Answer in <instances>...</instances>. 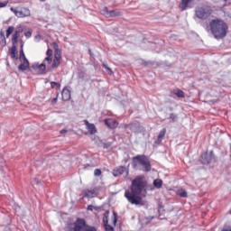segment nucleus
<instances>
[{"label": "nucleus", "instance_id": "f257e3e1", "mask_svg": "<svg viewBox=\"0 0 231 231\" xmlns=\"http://www.w3.org/2000/svg\"><path fill=\"white\" fill-rule=\"evenodd\" d=\"M206 30L210 32L215 39H225L228 33V24L222 19H212Z\"/></svg>", "mask_w": 231, "mask_h": 231}, {"label": "nucleus", "instance_id": "f03ea898", "mask_svg": "<svg viewBox=\"0 0 231 231\" xmlns=\"http://www.w3.org/2000/svg\"><path fill=\"white\" fill-rule=\"evenodd\" d=\"M64 230L65 231H97V227L88 225L84 218H77L75 223L67 224Z\"/></svg>", "mask_w": 231, "mask_h": 231}, {"label": "nucleus", "instance_id": "7ed1b4c3", "mask_svg": "<svg viewBox=\"0 0 231 231\" xmlns=\"http://www.w3.org/2000/svg\"><path fill=\"white\" fill-rule=\"evenodd\" d=\"M144 178L145 177L142 175L136 176L132 180L130 190L141 196L143 192L147 193V190L145 189L147 188V181L143 180Z\"/></svg>", "mask_w": 231, "mask_h": 231}, {"label": "nucleus", "instance_id": "20e7f679", "mask_svg": "<svg viewBox=\"0 0 231 231\" xmlns=\"http://www.w3.org/2000/svg\"><path fill=\"white\" fill-rule=\"evenodd\" d=\"M132 165L134 169H138V165H142L143 168L140 171L143 172H151V161L145 155H136L132 159Z\"/></svg>", "mask_w": 231, "mask_h": 231}, {"label": "nucleus", "instance_id": "39448f33", "mask_svg": "<svg viewBox=\"0 0 231 231\" xmlns=\"http://www.w3.org/2000/svg\"><path fill=\"white\" fill-rule=\"evenodd\" d=\"M212 14H214V9L210 5H201L195 8V16L200 21L210 19Z\"/></svg>", "mask_w": 231, "mask_h": 231}, {"label": "nucleus", "instance_id": "423d86ee", "mask_svg": "<svg viewBox=\"0 0 231 231\" xmlns=\"http://www.w3.org/2000/svg\"><path fill=\"white\" fill-rule=\"evenodd\" d=\"M125 198L131 205H143V199L139 193H134L132 190H125Z\"/></svg>", "mask_w": 231, "mask_h": 231}, {"label": "nucleus", "instance_id": "0eeeda50", "mask_svg": "<svg viewBox=\"0 0 231 231\" xmlns=\"http://www.w3.org/2000/svg\"><path fill=\"white\" fill-rule=\"evenodd\" d=\"M52 46L55 50L54 51V59L51 66L48 67V71H51V69H57L60 66V59H62L60 50H59V45L57 42H53Z\"/></svg>", "mask_w": 231, "mask_h": 231}, {"label": "nucleus", "instance_id": "6e6552de", "mask_svg": "<svg viewBox=\"0 0 231 231\" xmlns=\"http://www.w3.org/2000/svg\"><path fill=\"white\" fill-rule=\"evenodd\" d=\"M212 160H214V151L208 152H203L200 156V163L202 165H209L211 163Z\"/></svg>", "mask_w": 231, "mask_h": 231}, {"label": "nucleus", "instance_id": "1a4fd4ad", "mask_svg": "<svg viewBox=\"0 0 231 231\" xmlns=\"http://www.w3.org/2000/svg\"><path fill=\"white\" fill-rule=\"evenodd\" d=\"M48 67L49 66L46 68L44 61H42V64H39V62H34L32 65V69H34V71H38L39 75H46V73H50L51 70H48Z\"/></svg>", "mask_w": 231, "mask_h": 231}, {"label": "nucleus", "instance_id": "9d476101", "mask_svg": "<svg viewBox=\"0 0 231 231\" xmlns=\"http://www.w3.org/2000/svg\"><path fill=\"white\" fill-rule=\"evenodd\" d=\"M11 12H14V15H16V17H30V15H32L30 9L26 8V7H22L21 10H18L17 8H14L11 7Z\"/></svg>", "mask_w": 231, "mask_h": 231}, {"label": "nucleus", "instance_id": "9b49d317", "mask_svg": "<svg viewBox=\"0 0 231 231\" xmlns=\"http://www.w3.org/2000/svg\"><path fill=\"white\" fill-rule=\"evenodd\" d=\"M124 172H125L126 176H129V168L125 166H118L113 170L112 174L115 178H118V176H122Z\"/></svg>", "mask_w": 231, "mask_h": 231}, {"label": "nucleus", "instance_id": "f8f14e48", "mask_svg": "<svg viewBox=\"0 0 231 231\" xmlns=\"http://www.w3.org/2000/svg\"><path fill=\"white\" fill-rule=\"evenodd\" d=\"M101 14L106 17H120V12L116 10L109 11L107 7H104Z\"/></svg>", "mask_w": 231, "mask_h": 231}, {"label": "nucleus", "instance_id": "ddd939ff", "mask_svg": "<svg viewBox=\"0 0 231 231\" xmlns=\"http://www.w3.org/2000/svg\"><path fill=\"white\" fill-rule=\"evenodd\" d=\"M141 64L145 68H160V66H162L161 62H156L152 60L145 61L144 60H141Z\"/></svg>", "mask_w": 231, "mask_h": 231}, {"label": "nucleus", "instance_id": "4468645a", "mask_svg": "<svg viewBox=\"0 0 231 231\" xmlns=\"http://www.w3.org/2000/svg\"><path fill=\"white\" fill-rule=\"evenodd\" d=\"M104 122L108 129H116V127H118V121H116V119L108 118L105 119Z\"/></svg>", "mask_w": 231, "mask_h": 231}, {"label": "nucleus", "instance_id": "2eb2a0df", "mask_svg": "<svg viewBox=\"0 0 231 231\" xmlns=\"http://www.w3.org/2000/svg\"><path fill=\"white\" fill-rule=\"evenodd\" d=\"M77 77L79 82H84V80H86V82H89V78H88V74L82 69L78 70Z\"/></svg>", "mask_w": 231, "mask_h": 231}, {"label": "nucleus", "instance_id": "dca6fc26", "mask_svg": "<svg viewBox=\"0 0 231 231\" xmlns=\"http://www.w3.org/2000/svg\"><path fill=\"white\" fill-rule=\"evenodd\" d=\"M128 129L132 131V133H139L140 132V122L134 121L127 125Z\"/></svg>", "mask_w": 231, "mask_h": 231}, {"label": "nucleus", "instance_id": "f3484780", "mask_svg": "<svg viewBox=\"0 0 231 231\" xmlns=\"http://www.w3.org/2000/svg\"><path fill=\"white\" fill-rule=\"evenodd\" d=\"M85 124L89 134H97V126H95V124H90L88 120L85 121Z\"/></svg>", "mask_w": 231, "mask_h": 231}, {"label": "nucleus", "instance_id": "a211bd4d", "mask_svg": "<svg viewBox=\"0 0 231 231\" xmlns=\"http://www.w3.org/2000/svg\"><path fill=\"white\" fill-rule=\"evenodd\" d=\"M22 62L23 63L18 66L20 71H27V69H30V61H28V60H22Z\"/></svg>", "mask_w": 231, "mask_h": 231}, {"label": "nucleus", "instance_id": "6ab92c4d", "mask_svg": "<svg viewBox=\"0 0 231 231\" xmlns=\"http://www.w3.org/2000/svg\"><path fill=\"white\" fill-rule=\"evenodd\" d=\"M61 97L64 102H68V100H70L71 98V92L69 91V89L64 88L61 93Z\"/></svg>", "mask_w": 231, "mask_h": 231}, {"label": "nucleus", "instance_id": "aec40b11", "mask_svg": "<svg viewBox=\"0 0 231 231\" xmlns=\"http://www.w3.org/2000/svg\"><path fill=\"white\" fill-rule=\"evenodd\" d=\"M166 133H167V129H165V128H163L160 132V134H159V135L157 137V140L155 141L156 145H160L162 143V141L163 140V138H165Z\"/></svg>", "mask_w": 231, "mask_h": 231}, {"label": "nucleus", "instance_id": "412c9836", "mask_svg": "<svg viewBox=\"0 0 231 231\" xmlns=\"http://www.w3.org/2000/svg\"><path fill=\"white\" fill-rule=\"evenodd\" d=\"M97 192V189H84L83 190V198H95V193Z\"/></svg>", "mask_w": 231, "mask_h": 231}, {"label": "nucleus", "instance_id": "4be33fe9", "mask_svg": "<svg viewBox=\"0 0 231 231\" xmlns=\"http://www.w3.org/2000/svg\"><path fill=\"white\" fill-rule=\"evenodd\" d=\"M17 45H13L11 48V59H14V60H19V56L17 55Z\"/></svg>", "mask_w": 231, "mask_h": 231}, {"label": "nucleus", "instance_id": "5701e85b", "mask_svg": "<svg viewBox=\"0 0 231 231\" xmlns=\"http://www.w3.org/2000/svg\"><path fill=\"white\" fill-rule=\"evenodd\" d=\"M192 3V0H181L180 4V10L184 11L189 8V4Z\"/></svg>", "mask_w": 231, "mask_h": 231}, {"label": "nucleus", "instance_id": "b1692460", "mask_svg": "<svg viewBox=\"0 0 231 231\" xmlns=\"http://www.w3.org/2000/svg\"><path fill=\"white\" fill-rule=\"evenodd\" d=\"M19 31H15L13 37H12V42H13V46H16L17 45V41H19Z\"/></svg>", "mask_w": 231, "mask_h": 231}, {"label": "nucleus", "instance_id": "393cba45", "mask_svg": "<svg viewBox=\"0 0 231 231\" xmlns=\"http://www.w3.org/2000/svg\"><path fill=\"white\" fill-rule=\"evenodd\" d=\"M162 185H163V180L160 179H156L153 180V186L155 187V189H162Z\"/></svg>", "mask_w": 231, "mask_h": 231}, {"label": "nucleus", "instance_id": "a878e982", "mask_svg": "<svg viewBox=\"0 0 231 231\" xmlns=\"http://www.w3.org/2000/svg\"><path fill=\"white\" fill-rule=\"evenodd\" d=\"M173 95H176L178 98H185V92H183L181 89H177V91L173 92Z\"/></svg>", "mask_w": 231, "mask_h": 231}, {"label": "nucleus", "instance_id": "bb28decb", "mask_svg": "<svg viewBox=\"0 0 231 231\" xmlns=\"http://www.w3.org/2000/svg\"><path fill=\"white\" fill-rule=\"evenodd\" d=\"M103 223L104 225H107L109 223V210H106L103 217Z\"/></svg>", "mask_w": 231, "mask_h": 231}, {"label": "nucleus", "instance_id": "cd10ccee", "mask_svg": "<svg viewBox=\"0 0 231 231\" xmlns=\"http://www.w3.org/2000/svg\"><path fill=\"white\" fill-rule=\"evenodd\" d=\"M20 60H28V59H26V56L24 55V51L23 50V45H21V51H20Z\"/></svg>", "mask_w": 231, "mask_h": 231}, {"label": "nucleus", "instance_id": "c85d7f7f", "mask_svg": "<svg viewBox=\"0 0 231 231\" xmlns=\"http://www.w3.org/2000/svg\"><path fill=\"white\" fill-rule=\"evenodd\" d=\"M15 28L14 26H9L8 29L6 30V37L9 38L12 33H14V31Z\"/></svg>", "mask_w": 231, "mask_h": 231}, {"label": "nucleus", "instance_id": "c756f323", "mask_svg": "<svg viewBox=\"0 0 231 231\" xmlns=\"http://www.w3.org/2000/svg\"><path fill=\"white\" fill-rule=\"evenodd\" d=\"M51 62H53V58L46 57L43 60V63H45V66H49L50 64H51Z\"/></svg>", "mask_w": 231, "mask_h": 231}, {"label": "nucleus", "instance_id": "7c9ffc66", "mask_svg": "<svg viewBox=\"0 0 231 231\" xmlns=\"http://www.w3.org/2000/svg\"><path fill=\"white\" fill-rule=\"evenodd\" d=\"M51 88H56V89H60V83L51 81Z\"/></svg>", "mask_w": 231, "mask_h": 231}, {"label": "nucleus", "instance_id": "2f4dec72", "mask_svg": "<svg viewBox=\"0 0 231 231\" xmlns=\"http://www.w3.org/2000/svg\"><path fill=\"white\" fill-rule=\"evenodd\" d=\"M169 120H171V122H176V120H178V116L174 113H171L170 114Z\"/></svg>", "mask_w": 231, "mask_h": 231}, {"label": "nucleus", "instance_id": "473e14b6", "mask_svg": "<svg viewBox=\"0 0 231 231\" xmlns=\"http://www.w3.org/2000/svg\"><path fill=\"white\" fill-rule=\"evenodd\" d=\"M104 225H105L106 231H115V228L111 225H109V223L104 224Z\"/></svg>", "mask_w": 231, "mask_h": 231}, {"label": "nucleus", "instance_id": "72a5a7b5", "mask_svg": "<svg viewBox=\"0 0 231 231\" xmlns=\"http://www.w3.org/2000/svg\"><path fill=\"white\" fill-rule=\"evenodd\" d=\"M152 219H154V216L146 217L144 224L149 225V223H151V221H152Z\"/></svg>", "mask_w": 231, "mask_h": 231}, {"label": "nucleus", "instance_id": "f704fd0d", "mask_svg": "<svg viewBox=\"0 0 231 231\" xmlns=\"http://www.w3.org/2000/svg\"><path fill=\"white\" fill-rule=\"evenodd\" d=\"M216 3H219L220 6H226V0H214Z\"/></svg>", "mask_w": 231, "mask_h": 231}, {"label": "nucleus", "instance_id": "c9c22d12", "mask_svg": "<svg viewBox=\"0 0 231 231\" xmlns=\"http://www.w3.org/2000/svg\"><path fill=\"white\" fill-rule=\"evenodd\" d=\"M103 68L109 72V75H113V70L106 63L103 64Z\"/></svg>", "mask_w": 231, "mask_h": 231}, {"label": "nucleus", "instance_id": "e433bc0d", "mask_svg": "<svg viewBox=\"0 0 231 231\" xmlns=\"http://www.w3.org/2000/svg\"><path fill=\"white\" fill-rule=\"evenodd\" d=\"M113 223L114 225H116V221H118V214H116V212H113Z\"/></svg>", "mask_w": 231, "mask_h": 231}, {"label": "nucleus", "instance_id": "4c0bfd02", "mask_svg": "<svg viewBox=\"0 0 231 231\" xmlns=\"http://www.w3.org/2000/svg\"><path fill=\"white\" fill-rule=\"evenodd\" d=\"M47 57L53 58V50L48 49L46 52Z\"/></svg>", "mask_w": 231, "mask_h": 231}, {"label": "nucleus", "instance_id": "58836bf2", "mask_svg": "<svg viewBox=\"0 0 231 231\" xmlns=\"http://www.w3.org/2000/svg\"><path fill=\"white\" fill-rule=\"evenodd\" d=\"M102 175V171L100 169H96L94 171V176H101Z\"/></svg>", "mask_w": 231, "mask_h": 231}, {"label": "nucleus", "instance_id": "ea45409f", "mask_svg": "<svg viewBox=\"0 0 231 231\" xmlns=\"http://www.w3.org/2000/svg\"><path fill=\"white\" fill-rule=\"evenodd\" d=\"M179 196H180V198H187L188 193H187V191L183 190L179 193Z\"/></svg>", "mask_w": 231, "mask_h": 231}, {"label": "nucleus", "instance_id": "a19ab883", "mask_svg": "<svg viewBox=\"0 0 231 231\" xmlns=\"http://www.w3.org/2000/svg\"><path fill=\"white\" fill-rule=\"evenodd\" d=\"M8 5V1L0 2V8H5Z\"/></svg>", "mask_w": 231, "mask_h": 231}, {"label": "nucleus", "instance_id": "79ce46f5", "mask_svg": "<svg viewBox=\"0 0 231 231\" xmlns=\"http://www.w3.org/2000/svg\"><path fill=\"white\" fill-rule=\"evenodd\" d=\"M24 35H25V37H27L29 39V37H32V32L27 31L24 32Z\"/></svg>", "mask_w": 231, "mask_h": 231}, {"label": "nucleus", "instance_id": "37998d69", "mask_svg": "<svg viewBox=\"0 0 231 231\" xmlns=\"http://www.w3.org/2000/svg\"><path fill=\"white\" fill-rule=\"evenodd\" d=\"M87 209L90 210L91 212H93V210H94L93 205H88Z\"/></svg>", "mask_w": 231, "mask_h": 231}, {"label": "nucleus", "instance_id": "c03bdc74", "mask_svg": "<svg viewBox=\"0 0 231 231\" xmlns=\"http://www.w3.org/2000/svg\"><path fill=\"white\" fill-rule=\"evenodd\" d=\"M51 104H57V97H54V98L51 100Z\"/></svg>", "mask_w": 231, "mask_h": 231}, {"label": "nucleus", "instance_id": "a18cd8bd", "mask_svg": "<svg viewBox=\"0 0 231 231\" xmlns=\"http://www.w3.org/2000/svg\"><path fill=\"white\" fill-rule=\"evenodd\" d=\"M64 133H68V130H66V129L60 130V134H64Z\"/></svg>", "mask_w": 231, "mask_h": 231}, {"label": "nucleus", "instance_id": "49530a36", "mask_svg": "<svg viewBox=\"0 0 231 231\" xmlns=\"http://www.w3.org/2000/svg\"><path fill=\"white\" fill-rule=\"evenodd\" d=\"M94 210H100V207L98 206H93Z\"/></svg>", "mask_w": 231, "mask_h": 231}, {"label": "nucleus", "instance_id": "de8ad7c7", "mask_svg": "<svg viewBox=\"0 0 231 231\" xmlns=\"http://www.w3.org/2000/svg\"><path fill=\"white\" fill-rule=\"evenodd\" d=\"M103 148H104V149H107V144L104 143V144H103Z\"/></svg>", "mask_w": 231, "mask_h": 231}, {"label": "nucleus", "instance_id": "09e8293b", "mask_svg": "<svg viewBox=\"0 0 231 231\" xmlns=\"http://www.w3.org/2000/svg\"><path fill=\"white\" fill-rule=\"evenodd\" d=\"M222 231H231V229L228 228H223Z\"/></svg>", "mask_w": 231, "mask_h": 231}, {"label": "nucleus", "instance_id": "8fccbe9b", "mask_svg": "<svg viewBox=\"0 0 231 231\" xmlns=\"http://www.w3.org/2000/svg\"><path fill=\"white\" fill-rule=\"evenodd\" d=\"M0 35H1L2 37H5V32H0Z\"/></svg>", "mask_w": 231, "mask_h": 231}, {"label": "nucleus", "instance_id": "3c124183", "mask_svg": "<svg viewBox=\"0 0 231 231\" xmlns=\"http://www.w3.org/2000/svg\"><path fill=\"white\" fill-rule=\"evenodd\" d=\"M4 43L5 45L6 44V39L4 38Z\"/></svg>", "mask_w": 231, "mask_h": 231}, {"label": "nucleus", "instance_id": "603ef678", "mask_svg": "<svg viewBox=\"0 0 231 231\" xmlns=\"http://www.w3.org/2000/svg\"><path fill=\"white\" fill-rule=\"evenodd\" d=\"M159 219L162 220V219H167V218H162V217H159Z\"/></svg>", "mask_w": 231, "mask_h": 231}, {"label": "nucleus", "instance_id": "864d4df0", "mask_svg": "<svg viewBox=\"0 0 231 231\" xmlns=\"http://www.w3.org/2000/svg\"><path fill=\"white\" fill-rule=\"evenodd\" d=\"M88 51H89V53H90V55H91V50H88Z\"/></svg>", "mask_w": 231, "mask_h": 231}, {"label": "nucleus", "instance_id": "5fc2aeb1", "mask_svg": "<svg viewBox=\"0 0 231 231\" xmlns=\"http://www.w3.org/2000/svg\"><path fill=\"white\" fill-rule=\"evenodd\" d=\"M170 110L172 111V107H171Z\"/></svg>", "mask_w": 231, "mask_h": 231}, {"label": "nucleus", "instance_id": "6e6d98bb", "mask_svg": "<svg viewBox=\"0 0 231 231\" xmlns=\"http://www.w3.org/2000/svg\"><path fill=\"white\" fill-rule=\"evenodd\" d=\"M41 1H46V0H41Z\"/></svg>", "mask_w": 231, "mask_h": 231}]
</instances>
